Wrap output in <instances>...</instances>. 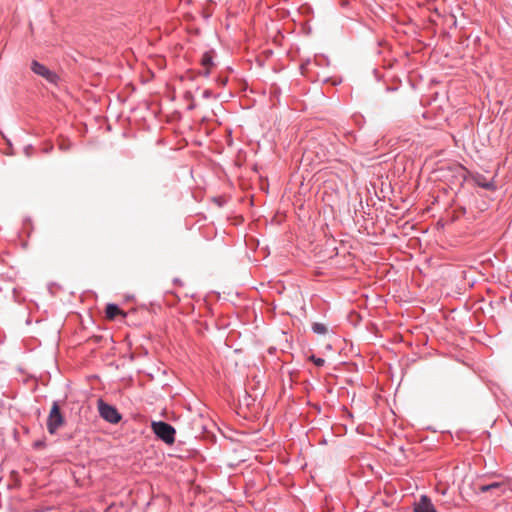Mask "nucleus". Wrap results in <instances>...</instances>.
Returning <instances> with one entry per match:
<instances>
[{
    "label": "nucleus",
    "instance_id": "nucleus-2",
    "mask_svg": "<svg viewBox=\"0 0 512 512\" xmlns=\"http://www.w3.org/2000/svg\"><path fill=\"white\" fill-rule=\"evenodd\" d=\"M65 423L64 416L60 411L58 401H54L47 419V430L54 435L57 430Z\"/></svg>",
    "mask_w": 512,
    "mask_h": 512
},
{
    "label": "nucleus",
    "instance_id": "nucleus-6",
    "mask_svg": "<svg viewBox=\"0 0 512 512\" xmlns=\"http://www.w3.org/2000/svg\"><path fill=\"white\" fill-rule=\"evenodd\" d=\"M413 512H438L427 495H421L419 500L414 503Z\"/></svg>",
    "mask_w": 512,
    "mask_h": 512
},
{
    "label": "nucleus",
    "instance_id": "nucleus-7",
    "mask_svg": "<svg viewBox=\"0 0 512 512\" xmlns=\"http://www.w3.org/2000/svg\"><path fill=\"white\" fill-rule=\"evenodd\" d=\"M475 183L477 186L484 188L486 190H496L495 182L493 180H487L483 175H477L475 177Z\"/></svg>",
    "mask_w": 512,
    "mask_h": 512
},
{
    "label": "nucleus",
    "instance_id": "nucleus-10",
    "mask_svg": "<svg viewBox=\"0 0 512 512\" xmlns=\"http://www.w3.org/2000/svg\"><path fill=\"white\" fill-rule=\"evenodd\" d=\"M312 331L316 334L324 335L327 333V327L323 323H313L312 325Z\"/></svg>",
    "mask_w": 512,
    "mask_h": 512
},
{
    "label": "nucleus",
    "instance_id": "nucleus-9",
    "mask_svg": "<svg viewBox=\"0 0 512 512\" xmlns=\"http://www.w3.org/2000/svg\"><path fill=\"white\" fill-rule=\"evenodd\" d=\"M201 65L203 68H211L214 65L211 53L205 52L201 57Z\"/></svg>",
    "mask_w": 512,
    "mask_h": 512
},
{
    "label": "nucleus",
    "instance_id": "nucleus-12",
    "mask_svg": "<svg viewBox=\"0 0 512 512\" xmlns=\"http://www.w3.org/2000/svg\"><path fill=\"white\" fill-rule=\"evenodd\" d=\"M212 96H213V92L211 90H209V89L204 90L203 93H202V97L204 99H209Z\"/></svg>",
    "mask_w": 512,
    "mask_h": 512
},
{
    "label": "nucleus",
    "instance_id": "nucleus-5",
    "mask_svg": "<svg viewBox=\"0 0 512 512\" xmlns=\"http://www.w3.org/2000/svg\"><path fill=\"white\" fill-rule=\"evenodd\" d=\"M31 70L33 73H35L38 76L43 77L45 80H47L51 84H56L58 80V75L44 66L43 64L39 63L36 60H33L31 63Z\"/></svg>",
    "mask_w": 512,
    "mask_h": 512
},
{
    "label": "nucleus",
    "instance_id": "nucleus-13",
    "mask_svg": "<svg viewBox=\"0 0 512 512\" xmlns=\"http://www.w3.org/2000/svg\"><path fill=\"white\" fill-rule=\"evenodd\" d=\"M479 491H480L481 493H486V492L491 491V490H490V487H489V484H485V485H481V486H479Z\"/></svg>",
    "mask_w": 512,
    "mask_h": 512
},
{
    "label": "nucleus",
    "instance_id": "nucleus-15",
    "mask_svg": "<svg viewBox=\"0 0 512 512\" xmlns=\"http://www.w3.org/2000/svg\"><path fill=\"white\" fill-rule=\"evenodd\" d=\"M44 445H45V442H44V441H41V440L36 441V442H34V444H33L34 448H36V449H39V448L43 447Z\"/></svg>",
    "mask_w": 512,
    "mask_h": 512
},
{
    "label": "nucleus",
    "instance_id": "nucleus-14",
    "mask_svg": "<svg viewBox=\"0 0 512 512\" xmlns=\"http://www.w3.org/2000/svg\"><path fill=\"white\" fill-rule=\"evenodd\" d=\"M502 486L501 482H493L489 484L490 490L498 489Z\"/></svg>",
    "mask_w": 512,
    "mask_h": 512
},
{
    "label": "nucleus",
    "instance_id": "nucleus-8",
    "mask_svg": "<svg viewBox=\"0 0 512 512\" xmlns=\"http://www.w3.org/2000/svg\"><path fill=\"white\" fill-rule=\"evenodd\" d=\"M106 317L113 320L117 315L122 314V310L117 304L109 303L105 309Z\"/></svg>",
    "mask_w": 512,
    "mask_h": 512
},
{
    "label": "nucleus",
    "instance_id": "nucleus-11",
    "mask_svg": "<svg viewBox=\"0 0 512 512\" xmlns=\"http://www.w3.org/2000/svg\"><path fill=\"white\" fill-rule=\"evenodd\" d=\"M311 360L317 367H322L325 364V360L320 357H316L314 355L311 356Z\"/></svg>",
    "mask_w": 512,
    "mask_h": 512
},
{
    "label": "nucleus",
    "instance_id": "nucleus-18",
    "mask_svg": "<svg viewBox=\"0 0 512 512\" xmlns=\"http://www.w3.org/2000/svg\"><path fill=\"white\" fill-rule=\"evenodd\" d=\"M317 80H319V81H323V82H328L329 78H328V77L320 78V77L318 76Z\"/></svg>",
    "mask_w": 512,
    "mask_h": 512
},
{
    "label": "nucleus",
    "instance_id": "nucleus-20",
    "mask_svg": "<svg viewBox=\"0 0 512 512\" xmlns=\"http://www.w3.org/2000/svg\"><path fill=\"white\" fill-rule=\"evenodd\" d=\"M52 149V146L50 148H46L45 152H49Z\"/></svg>",
    "mask_w": 512,
    "mask_h": 512
},
{
    "label": "nucleus",
    "instance_id": "nucleus-16",
    "mask_svg": "<svg viewBox=\"0 0 512 512\" xmlns=\"http://www.w3.org/2000/svg\"><path fill=\"white\" fill-rule=\"evenodd\" d=\"M201 74L204 77H209V75H210V68H203V70L201 71Z\"/></svg>",
    "mask_w": 512,
    "mask_h": 512
},
{
    "label": "nucleus",
    "instance_id": "nucleus-19",
    "mask_svg": "<svg viewBox=\"0 0 512 512\" xmlns=\"http://www.w3.org/2000/svg\"><path fill=\"white\" fill-rule=\"evenodd\" d=\"M30 149H31V146H28V147L25 148V153H26L27 156H29Z\"/></svg>",
    "mask_w": 512,
    "mask_h": 512
},
{
    "label": "nucleus",
    "instance_id": "nucleus-4",
    "mask_svg": "<svg viewBox=\"0 0 512 512\" xmlns=\"http://www.w3.org/2000/svg\"><path fill=\"white\" fill-rule=\"evenodd\" d=\"M329 65V59L323 55L315 56L313 60L307 59L305 60L301 66V73L304 76L311 77V73L314 72V67H324Z\"/></svg>",
    "mask_w": 512,
    "mask_h": 512
},
{
    "label": "nucleus",
    "instance_id": "nucleus-1",
    "mask_svg": "<svg viewBox=\"0 0 512 512\" xmlns=\"http://www.w3.org/2000/svg\"><path fill=\"white\" fill-rule=\"evenodd\" d=\"M154 434L166 444H173L175 441V428L164 421H153L151 424Z\"/></svg>",
    "mask_w": 512,
    "mask_h": 512
},
{
    "label": "nucleus",
    "instance_id": "nucleus-3",
    "mask_svg": "<svg viewBox=\"0 0 512 512\" xmlns=\"http://www.w3.org/2000/svg\"><path fill=\"white\" fill-rule=\"evenodd\" d=\"M98 409L100 416L107 422L111 424H117L121 420V414L118 412V410L102 400L98 403Z\"/></svg>",
    "mask_w": 512,
    "mask_h": 512
},
{
    "label": "nucleus",
    "instance_id": "nucleus-17",
    "mask_svg": "<svg viewBox=\"0 0 512 512\" xmlns=\"http://www.w3.org/2000/svg\"><path fill=\"white\" fill-rule=\"evenodd\" d=\"M348 4V0H341V6L346 7Z\"/></svg>",
    "mask_w": 512,
    "mask_h": 512
}]
</instances>
